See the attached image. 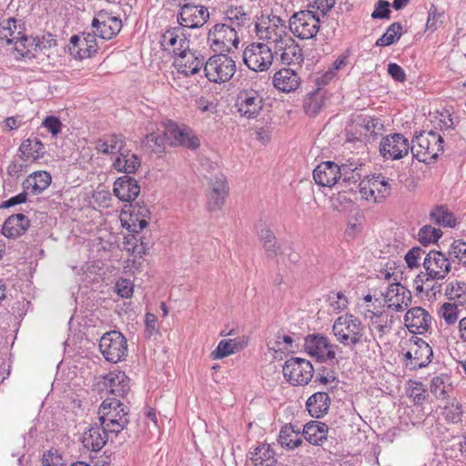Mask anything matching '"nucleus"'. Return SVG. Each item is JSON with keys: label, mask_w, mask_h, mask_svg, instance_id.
Wrapping results in <instances>:
<instances>
[{"label": "nucleus", "mask_w": 466, "mask_h": 466, "mask_svg": "<svg viewBox=\"0 0 466 466\" xmlns=\"http://www.w3.org/2000/svg\"><path fill=\"white\" fill-rule=\"evenodd\" d=\"M332 330L337 340L350 349L370 341L365 335V325L353 314L338 317L333 323Z\"/></svg>", "instance_id": "1"}, {"label": "nucleus", "mask_w": 466, "mask_h": 466, "mask_svg": "<svg viewBox=\"0 0 466 466\" xmlns=\"http://www.w3.org/2000/svg\"><path fill=\"white\" fill-rule=\"evenodd\" d=\"M100 425L110 433H120L129 423V410L119 400L106 398L98 409Z\"/></svg>", "instance_id": "2"}, {"label": "nucleus", "mask_w": 466, "mask_h": 466, "mask_svg": "<svg viewBox=\"0 0 466 466\" xmlns=\"http://www.w3.org/2000/svg\"><path fill=\"white\" fill-rule=\"evenodd\" d=\"M422 265L426 273H420L414 280L419 292L423 290V285L430 280H442L451 271L450 258L438 250L428 252Z\"/></svg>", "instance_id": "3"}, {"label": "nucleus", "mask_w": 466, "mask_h": 466, "mask_svg": "<svg viewBox=\"0 0 466 466\" xmlns=\"http://www.w3.org/2000/svg\"><path fill=\"white\" fill-rule=\"evenodd\" d=\"M410 151L420 162L430 164L435 161L443 151L444 140L435 131H422L412 139Z\"/></svg>", "instance_id": "4"}, {"label": "nucleus", "mask_w": 466, "mask_h": 466, "mask_svg": "<svg viewBox=\"0 0 466 466\" xmlns=\"http://www.w3.org/2000/svg\"><path fill=\"white\" fill-rule=\"evenodd\" d=\"M255 31L259 39L273 44L274 47L289 35L286 22L275 15L261 16L255 25Z\"/></svg>", "instance_id": "5"}, {"label": "nucleus", "mask_w": 466, "mask_h": 466, "mask_svg": "<svg viewBox=\"0 0 466 466\" xmlns=\"http://www.w3.org/2000/svg\"><path fill=\"white\" fill-rule=\"evenodd\" d=\"M204 72L210 82L225 83L235 75L236 63L232 57L220 52L206 60Z\"/></svg>", "instance_id": "6"}, {"label": "nucleus", "mask_w": 466, "mask_h": 466, "mask_svg": "<svg viewBox=\"0 0 466 466\" xmlns=\"http://www.w3.org/2000/svg\"><path fill=\"white\" fill-rule=\"evenodd\" d=\"M238 30L228 24H216L208 32V42L214 51L229 52L239 44Z\"/></svg>", "instance_id": "7"}, {"label": "nucleus", "mask_w": 466, "mask_h": 466, "mask_svg": "<svg viewBox=\"0 0 466 466\" xmlns=\"http://www.w3.org/2000/svg\"><path fill=\"white\" fill-rule=\"evenodd\" d=\"M320 20L315 12L302 10L294 13L289 21L290 32L298 38L311 39L319 30Z\"/></svg>", "instance_id": "8"}, {"label": "nucleus", "mask_w": 466, "mask_h": 466, "mask_svg": "<svg viewBox=\"0 0 466 466\" xmlns=\"http://www.w3.org/2000/svg\"><path fill=\"white\" fill-rule=\"evenodd\" d=\"M99 349L107 361L117 363L127 355V339L120 331L111 330L101 337Z\"/></svg>", "instance_id": "9"}, {"label": "nucleus", "mask_w": 466, "mask_h": 466, "mask_svg": "<svg viewBox=\"0 0 466 466\" xmlns=\"http://www.w3.org/2000/svg\"><path fill=\"white\" fill-rule=\"evenodd\" d=\"M282 372L290 384L307 385L313 377L314 368L308 360L296 357L285 361Z\"/></svg>", "instance_id": "10"}, {"label": "nucleus", "mask_w": 466, "mask_h": 466, "mask_svg": "<svg viewBox=\"0 0 466 466\" xmlns=\"http://www.w3.org/2000/svg\"><path fill=\"white\" fill-rule=\"evenodd\" d=\"M274 53L263 43H253L243 53V61L253 71H266L272 65Z\"/></svg>", "instance_id": "11"}, {"label": "nucleus", "mask_w": 466, "mask_h": 466, "mask_svg": "<svg viewBox=\"0 0 466 466\" xmlns=\"http://www.w3.org/2000/svg\"><path fill=\"white\" fill-rule=\"evenodd\" d=\"M240 116L254 119L258 116L264 106V99L258 91L252 88L240 90L235 104Z\"/></svg>", "instance_id": "12"}, {"label": "nucleus", "mask_w": 466, "mask_h": 466, "mask_svg": "<svg viewBox=\"0 0 466 466\" xmlns=\"http://www.w3.org/2000/svg\"><path fill=\"white\" fill-rule=\"evenodd\" d=\"M164 136L174 147L181 146L189 149H197L200 143L192 129L185 125H178L168 120L165 124Z\"/></svg>", "instance_id": "13"}, {"label": "nucleus", "mask_w": 466, "mask_h": 466, "mask_svg": "<svg viewBox=\"0 0 466 466\" xmlns=\"http://www.w3.org/2000/svg\"><path fill=\"white\" fill-rule=\"evenodd\" d=\"M432 355V350L427 342L414 338L410 339L409 350L404 355L407 360L405 366L410 370L424 368L431 362Z\"/></svg>", "instance_id": "14"}, {"label": "nucleus", "mask_w": 466, "mask_h": 466, "mask_svg": "<svg viewBox=\"0 0 466 466\" xmlns=\"http://www.w3.org/2000/svg\"><path fill=\"white\" fill-rule=\"evenodd\" d=\"M205 63L206 58L200 52L192 51L188 47L181 49L174 60L177 71L186 76H193L204 69Z\"/></svg>", "instance_id": "15"}, {"label": "nucleus", "mask_w": 466, "mask_h": 466, "mask_svg": "<svg viewBox=\"0 0 466 466\" xmlns=\"http://www.w3.org/2000/svg\"><path fill=\"white\" fill-rule=\"evenodd\" d=\"M305 350L319 361L333 360L336 356L337 345L330 344L327 337L319 334L308 335L305 338Z\"/></svg>", "instance_id": "16"}, {"label": "nucleus", "mask_w": 466, "mask_h": 466, "mask_svg": "<svg viewBox=\"0 0 466 466\" xmlns=\"http://www.w3.org/2000/svg\"><path fill=\"white\" fill-rule=\"evenodd\" d=\"M410 149L409 140L401 134L395 133L382 138L380 152L384 158L397 160L408 155Z\"/></svg>", "instance_id": "17"}, {"label": "nucleus", "mask_w": 466, "mask_h": 466, "mask_svg": "<svg viewBox=\"0 0 466 466\" xmlns=\"http://www.w3.org/2000/svg\"><path fill=\"white\" fill-rule=\"evenodd\" d=\"M208 18L209 13L206 6L187 3L180 6L177 22L184 27L198 28L204 25Z\"/></svg>", "instance_id": "18"}, {"label": "nucleus", "mask_w": 466, "mask_h": 466, "mask_svg": "<svg viewBox=\"0 0 466 466\" xmlns=\"http://www.w3.org/2000/svg\"><path fill=\"white\" fill-rule=\"evenodd\" d=\"M274 47V54L279 55L280 61L285 65L300 64L303 62V52L299 45L289 35Z\"/></svg>", "instance_id": "19"}, {"label": "nucleus", "mask_w": 466, "mask_h": 466, "mask_svg": "<svg viewBox=\"0 0 466 466\" xmlns=\"http://www.w3.org/2000/svg\"><path fill=\"white\" fill-rule=\"evenodd\" d=\"M404 322L411 333L422 334L429 329L431 317L424 309L415 307L406 312Z\"/></svg>", "instance_id": "20"}, {"label": "nucleus", "mask_w": 466, "mask_h": 466, "mask_svg": "<svg viewBox=\"0 0 466 466\" xmlns=\"http://www.w3.org/2000/svg\"><path fill=\"white\" fill-rule=\"evenodd\" d=\"M113 193L119 200L130 202L138 197L140 187L134 177L125 175L115 181Z\"/></svg>", "instance_id": "21"}, {"label": "nucleus", "mask_w": 466, "mask_h": 466, "mask_svg": "<svg viewBox=\"0 0 466 466\" xmlns=\"http://www.w3.org/2000/svg\"><path fill=\"white\" fill-rule=\"evenodd\" d=\"M340 171L335 162H322L313 170V178L321 187H332L339 181Z\"/></svg>", "instance_id": "22"}, {"label": "nucleus", "mask_w": 466, "mask_h": 466, "mask_svg": "<svg viewBox=\"0 0 466 466\" xmlns=\"http://www.w3.org/2000/svg\"><path fill=\"white\" fill-rule=\"evenodd\" d=\"M25 26L21 20L10 17L0 22V39L5 40L8 45L18 39L27 41V36L24 34Z\"/></svg>", "instance_id": "23"}, {"label": "nucleus", "mask_w": 466, "mask_h": 466, "mask_svg": "<svg viewBox=\"0 0 466 466\" xmlns=\"http://www.w3.org/2000/svg\"><path fill=\"white\" fill-rule=\"evenodd\" d=\"M107 433L110 432L106 431L104 426L94 424L84 432L82 443L87 450L97 452L106 445Z\"/></svg>", "instance_id": "24"}, {"label": "nucleus", "mask_w": 466, "mask_h": 466, "mask_svg": "<svg viewBox=\"0 0 466 466\" xmlns=\"http://www.w3.org/2000/svg\"><path fill=\"white\" fill-rule=\"evenodd\" d=\"M300 82L299 75L290 68H282L276 72L273 76L274 86L285 93L296 90Z\"/></svg>", "instance_id": "25"}, {"label": "nucleus", "mask_w": 466, "mask_h": 466, "mask_svg": "<svg viewBox=\"0 0 466 466\" xmlns=\"http://www.w3.org/2000/svg\"><path fill=\"white\" fill-rule=\"evenodd\" d=\"M30 226V220L24 214L9 216L5 221L2 233L7 238H15L24 234Z\"/></svg>", "instance_id": "26"}, {"label": "nucleus", "mask_w": 466, "mask_h": 466, "mask_svg": "<svg viewBox=\"0 0 466 466\" xmlns=\"http://www.w3.org/2000/svg\"><path fill=\"white\" fill-rule=\"evenodd\" d=\"M129 378L121 370L110 371L105 377V385L116 397H124L130 390Z\"/></svg>", "instance_id": "27"}, {"label": "nucleus", "mask_w": 466, "mask_h": 466, "mask_svg": "<svg viewBox=\"0 0 466 466\" xmlns=\"http://www.w3.org/2000/svg\"><path fill=\"white\" fill-rule=\"evenodd\" d=\"M95 148L102 154L120 153L126 145L125 137L121 134L105 135L95 143Z\"/></svg>", "instance_id": "28"}, {"label": "nucleus", "mask_w": 466, "mask_h": 466, "mask_svg": "<svg viewBox=\"0 0 466 466\" xmlns=\"http://www.w3.org/2000/svg\"><path fill=\"white\" fill-rule=\"evenodd\" d=\"M141 166V160L137 155L130 150L121 151L113 162L112 167L118 172L128 174L135 173Z\"/></svg>", "instance_id": "29"}, {"label": "nucleus", "mask_w": 466, "mask_h": 466, "mask_svg": "<svg viewBox=\"0 0 466 466\" xmlns=\"http://www.w3.org/2000/svg\"><path fill=\"white\" fill-rule=\"evenodd\" d=\"M51 180L52 177L48 172L35 171L24 180L23 187L33 195H38L48 187Z\"/></svg>", "instance_id": "30"}, {"label": "nucleus", "mask_w": 466, "mask_h": 466, "mask_svg": "<svg viewBox=\"0 0 466 466\" xmlns=\"http://www.w3.org/2000/svg\"><path fill=\"white\" fill-rule=\"evenodd\" d=\"M330 405V398L326 392H316L307 400L306 406L309 414L314 418L325 415Z\"/></svg>", "instance_id": "31"}, {"label": "nucleus", "mask_w": 466, "mask_h": 466, "mask_svg": "<svg viewBox=\"0 0 466 466\" xmlns=\"http://www.w3.org/2000/svg\"><path fill=\"white\" fill-rule=\"evenodd\" d=\"M328 431L329 428L324 422L313 420L304 426L302 435L309 443L322 445L327 440Z\"/></svg>", "instance_id": "32"}, {"label": "nucleus", "mask_w": 466, "mask_h": 466, "mask_svg": "<svg viewBox=\"0 0 466 466\" xmlns=\"http://www.w3.org/2000/svg\"><path fill=\"white\" fill-rule=\"evenodd\" d=\"M180 28H173L171 30H167L162 35V46L165 49H172V52L175 55V57L178 55V52L181 49H186L188 47V41L184 36V35L180 34Z\"/></svg>", "instance_id": "33"}, {"label": "nucleus", "mask_w": 466, "mask_h": 466, "mask_svg": "<svg viewBox=\"0 0 466 466\" xmlns=\"http://www.w3.org/2000/svg\"><path fill=\"white\" fill-rule=\"evenodd\" d=\"M246 344L243 339H222L211 352L210 357L212 360H221L243 350Z\"/></svg>", "instance_id": "34"}, {"label": "nucleus", "mask_w": 466, "mask_h": 466, "mask_svg": "<svg viewBox=\"0 0 466 466\" xmlns=\"http://www.w3.org/2000/svg\"><path fill=\"white\" fill-rule=\"evenodd\" d=\"M279 443L282 448L293 450L302 443V437L299 430H295L291 424L284 425L279 435Z\"/></svg>", "instance_id": "35"}, {"label": "nucleus", "mask_w": 466, "mask_h": 466, "mask_svg": "<svg viewBox=\"0 0 466 466\" xmlns=\"http://www.w3.org/2000/svg\"><path fill=\"white\" fill-rule=\"evenodd\" d=\"M250 460L255 466H272L275 461V452L270 445L263 443L250 451Z\"/></svg>", "instance_id": "36"}, {"label": "nucleus", "mask_w": 466, "mask_h": 466, "mask_svg": "<svg viewBox=\"0 0 466 466\" xmlns=\"http://www.w3.org/2000/svg\"><path fill=\"white\" fill-rule=\"evenodd\" d=\"M225 24L233 25L237 30L240 31L248 22V15L242 6L229 7L225 11Z\"/></svg>", "instance_id": "37"}, {"label": "nucleus", "mask_w": 466, "mask_h": 466, "mask_svg": "<svg viewBox=\"0 0 466 466\" xmlns=\"http://www.w3.org/2000/svg\"><path fill=\"white\" fill-rule=\"evenodd\" d=\"M45 146L37 138L32 140L30 138L25 139L19 147V152L27 158L32 157L36 160L42 157L45 154Z\"/></svg>", "instance_id": "38"}, {"label": "nucleus", "mask_w": 466, "mask_h": 466, "mask_svg": "<svg viewBox=\"0 0 466 466\" xmlns=\"http://www.w3.org/2000/svg\"><path fill=\"white\" fill-rule=\"evenodd\" d=\"M93 33L102 39H111L116 35L122 28L121 19H114L110 24H102L101 25L93 27Z\"/></svg>", "instance_id": "39"}, {"label": "nucleus", "mask_w": 466, "mask_h": 466, "mask_svg": "<svg viewBox=\"0 0 466 466\" xmlns=\"http://www.w3.org/2000/svg\"><path fill=\"white\" fill-rule=\"evenodd\" d=\"M258 236L268 257L277 256L279 246L277 244L273 232L268 228H263L258 232Z\"/></svg>", "instance_id": "40"}, {"label": "nucleus", "mask_w": 466, "mask_h": 466, "mask_svg": "<svg viewBox=\"0 0 466 466\" xmlns=\"http://www.w3.org/2000/svg\"><path fill=\"white\" fill-rule=\"evenodd\" d=\"M402 26L400 23H392L387 31L377 40V46H388L400 39Z\"/></svg>", "instance_id": "41"}, {"label": "nucleus", "mask_w": 466, "mask_h": 466, "mask_svg": "<svg viewBox=\"0 0 466 466\" xmlns=\"http://www.w3.org/2000/svg\"><path fill=\"white\" fill-rule=\"evenodd\" d=\"M431 218L439 226L452 228L456 224L452 213L442 206L436 208L431 212Z\"/></svg>", "instance_id": "42"}, {"label": "nucleus", "mask_w": 466, "mask_h": 466, "mask_svg": "<svg viewBox=\"0 0 466 466\" xmlns=\"http://www.w3.org/2000/svg\"><path fill=\"white\" fill-rule=\"evenodd\" d=\"M369 181L371 185V188L378 191V197H374L375 202H380L386 196L390 194V186L387 179L381 175H373Z\"/></svg>", "instance_id": "43"}, {"label": "nucleus", "mask_w": 466, "mask_h": 466, "mask_svg": "<svg viewBox=\"0 0 466 466\" xmlns=\"http://www.w3.org/2000/svg\"><path fill=\"white\" fill-rule=\"evenodd\" d=\"M446 293L451 299H456L461 305L466 304V283L462 281L451 282L446 288Z\"/></svg>", "instance_id": "44"}, {"label": "nucleus", "mask_w": 466, "mask_h": 466, "mask_svg": "<svg viewBox=\"0 0 466 466\" xmlns=\"http://www.w3.org/2000/svg\"><path fill=\"white\" fill-rule=\"evenodd\" d=\"M450 378L446 375L434 377L431 382V392L438 399H445Z\"/></svg>", "instance_id": "45"}, {"label": "nucleus", "mask_w": 466, "mask_h": 466, "mask_svg": "<svg viewBox=\"0 0 466 466\" xmlns=\"http://www.w3.org/2000/svg\"><path fill=\"white\" fill-rule=\"evenodd\" d=\"M96 35L86 34L81 42L79 59L91 57L97 51V44L96 41Z\"/></svg>", "instance_id": "46"}, {"label": "nucleus", "mask_w": 466, "mask_h": 466, "mask_svg": "<svg viewBox=\"0 0 466 466\" xmlns=\"http://www.w3.org/2000/svg\"><path fill=\"white\" fill-rule=\"evenodd\" d=\"M442 236V232L439 228L426 225L422 227L418 233L419 241L426 246L430 243L436 242Z\"/></svg>", "instance_id": "47"}, {"label": "nucleus", "mask_w": 466, "mask_h": 466, "mask_svg": "<svg viewBox=\"0 0 466 466\" xmlns=\"http://www.w3.org/2000/svg\"><path fill=\"white\" fill-rule=\"evenodd\" d=\"M168 141L163 134L150 133L146 136L145 145L153 151L161 153L165 150L166 142Z\"/></svg>", "instance_id": "48"}, {"label": "nucleus", "mask_w": 466, "mask_h": 466, "mask_svg": "<svg viewBox=\"0 0 466 466\" xmlns=\"http://www.w3.org/2000/svg\"><path fill=\"white\" fill-rule=\"evenodd\" d=\"M450 258H457L460 263L466 266V243L462 240H454L448 252Z\"/></svg>", "instance_id": "49"}, {"label": "nucleus", "mask_w": 466, "mask_h": 466, "mask_svg": "<svg viewBox=\"0 0 466 466\" xmlns=\"http://www.w3.org/2000/svg\"><path fill=\"white\" fill-rule=\"evenodd\" d=\"M365 136L370 138L376 139L377 136L383 128V124L379 118L366 117L363 120Z\"/></svg>", "instance_id": "50"}, {"label": "nucleus", "mask_w": 466, "mask_h": 466, "mask_svg": "<svg viewBox=\"0 0 466 466\" xmlns=\"http://www.w3.org/2000/svg\"><path fill=\"white\" fill-rule=\"evenodd\" d=\"M444 17V12H438L437 7L435 5H431L429 10L428 19L426 23L427 30L435 31L437 30L442 24L441 18Z\"/></svg>", "instance_id": "51"}, {"label": "nucleus", "mask_w": 466, "mask_h": 466, "mask_svg": "<svg viewBox=\"0 0 466 466\" xmlns=\"http://www.w3.org/2000/svg\"><path fill=\"white\" fill-rule=\"evenodd\" d=\"M292 343L293 339L290 336L284 334L282 330H279L276 334L273 345L269 347V349L275 351L288 350L292 347Z\"/></svg>", "instance_id": "52"}, {"label": "nucleus", "mask_w": 466, "mask_h": 466, "mask_svg": "<svg viewBox=\"0 0 466 466\" xmlns=\"http://www.w3.org/2000/svg\"><path fill=\"white\" fill-rule=\"evenodd\" d=\"M377 319L372 321V325L374 329L380 333V337L389 333L392 328L393 320L388 318V316H383L382 314H376Z\"/></svg>", "instance_id": "53"}, {"label": "nucleus", "mask_w": 466, "mask_h": 466, "mask_svg": "<svg viewBox=\"0 0 466 466\" xmlns=\"http://www.w3.org/2000/svg\"><path fill=\"white\" fill-rule=\"evenodd\" d=\"M43 466H66L62 455L56 449H51L44 453L42 458Z\"/></svg>", "instance_id": "54"}, {"label": "nucleus", "mask_w": 466, "mask_h": 466, "mask_svg": "<svg viewBox=\"0 0 466 466\" xmlns=\"http://www.w3.org/2000/svg\"><path fill=\"white\" fill-rule=\"evenodd\" d=\"M329 305L337 313L345 309L348 306V299L346 296L339 291L337 293H330L329 295Z\"/></svg>", "instance_id": "55"}, {"label": "nucleus", "mask_w": 466, "mask_h": 466, "mask_svg": "<svg viewBox=\"0 0 466 466\" xmlns=\"http://www.w3.org/2000/svg\"><path fill=\"white\" fill-rule=\"evenodd\" d=\"M442 318L447 324H454L458 319V307L455 303H444L441 309Z\"/></svg>", "instance_id": "56"}, {"label": "nucleus", "mask_w": 466, "mask_h": 466, "mask_svg": "<svg viewBox=\"0 0 466 466\" xmlns=\"http://www.w3.org/2000/svg\"><path fill=\"white\" fill-rule=\"evenodd\" d=\"M427 390L421 382L414 381L410 390V397L413 398L415 404H421L427 397Z\"/></svg>", "instance_id": "57"}, {"label": "nucleus", "mask_w": 466, "mask_h": 466, "mask_svg": "<svg viewBox=\"0 0 466 466\" xmlns=\"http://www.w3.org/2000/svg\"><path fill=\"white\" fill-rule=\"evenodd\" d=\"M422 254H425V250H423L420 247H414L411 249H410L405 255V260L407 262L408 267L410 268H418L420 266L418 260L420 259Z\"/></svg>", "instance_id": "58"}, {"label": "nucleus", "mask_w": 466, "mask_h": 466, "mask_svg": "<svg viewBox=\"0 0 466 466\" xmlns=\"http://www.w3.org/2000/svg\"><path fill=\"white\" fill-rule=\"evenodd\" d=\"M390 3L386 0H379L376 4L375 9L371 14V17L374 19H385L390 18Z\"/></svg>", "instance_id": "59"}, {"label": "nucleus", "mask_w": 466, "mask_h": 466, "mask_svg": "<svg viewBox=\"0 0 466 466\" xmlns=\"http://www.w3.org/2000/svg\"><path fill=\"white\" fill-rule=\"evenodd\" d=\"M228 194H222L211 190L209 193L208 208L210 210H218L225 203V198Z\"/></svg>", "instance_id": "60"}, {"label": "nucleus", "mask_w": 466, "mask_h": 466, "mask_svg": "<svg viewBox=\"0 0 466 466\" xmlns=\"http://www.w3.org/2000/svg\"><path fill=\"white\" fill-rule=\"evenodd\" d=\"M134 285L130 280L120 279L116 284V289L122 298H130L133 294Z\"/></svg>", "instance_id": "61"}, {"label": "nucleus", "mask_w": 466, "mask_h": 466, "mask_svg": "<svg viewBox=\"0 0 466 466\" xmlns=\"http://www.w3.org/2000/svg\"><path fill=\"white\" fill-rule=\"evenodd\" d=\"M210 187L211 190H215L216 192H220L222 194H228V187L227 185L226 177L222 174L216 175L210 179Z\"/></svg>", "instance_id": "62"}, {"label": "nucleus", "mask_w": 466, "mask_h": 466, "mask_svg": "<svg viewBox=\"0 0 466 466\" xmlns=\"http://www.w3.org/2000/svg\"><path fill=\"white\" fill-rule=\"evenodd\" d=\"M444 414L446 420L451 421L452 423H457L461 420L462 410L459 404H451L449 407H445Z\"/></svg>", "instance_id": "63"}, {"label": "nucleus", "mask_w": 466, "mask_h": 466, "mask_svg": "<svg viewBox=\"0 0 466 466\" xmlns=\"http://www.w3.org/2000/svg\"><path fill=\"white\" fill-rule=\"evenodd\" d=\"M43 126L50 132L53 136H56L60 133L62 123L59 118L50 116H46L43 121Z\"/></svg>", "instance_id": "64"}]
</instances>
